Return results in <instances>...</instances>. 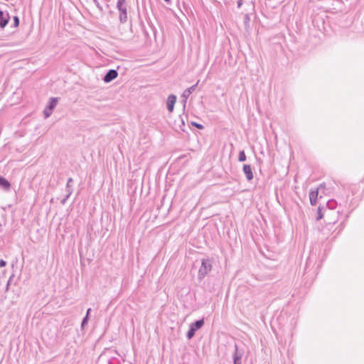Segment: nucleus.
<instances>
[{
	"label": "nucleus",
	"instance_id": "obj_15",
	"mask_svg": "<svg viewBox=\"0 0 364 364\" xmlns=\"http://www.w3.org/2000/svg\"><path fill=\"white\" fill-rule=\"evenodd\" d=\"M196 331L193 329V328L189 327V329L187 332V338L188 339H191L194 335H195Z\"/></svg>",
	"mask_w": 364,
	"mask_h": 364
},
{
	"label": "nucleus",
	"instance_id": "obj_18",
	"mask_svg": "<svg viewBox=\"0 0 364 364\" xmlns=\"http://www.w3.org/2000/svg\"><path fill=\"white\" fill-rule=\"evenodd\" d=\"M52 110L49 109L48 107H46L44 110V115L46 118H48L50 117L52 114Z\"/></svg>",
	"mask_w": 364,
	"mask_h": 364
},
{
	"label": "nucleus",
	"instance_id": "obj_26",
	"mask_svg": "<svg viewBox=\"0 0 364 364\" xmlns=\"http://www.w3.org/2000/svg\"><path fill=\"white\" fill-rule=\"evenodd\" d=\"M90 311H91V309H88L87 310V314H86V315H87V317H89V314H90Z\"/></svg>",
	"mask_w": 364,
	"mask_h": 364
},
{
	"label": "nucleus",
	"instance_id": "obj_11",
	"mask_svg": "<svg viewBox=\"0 0 364 364\" xmlns=\"http://www.w3.org/2000/svg\"><path fill=\"white\" fill-rule=\"evenodd\" d=\"M198 83V82L196 85H194L188 87L186 90H184V92H183L182 97L184 98H187L195 90Z\"/></svg>",
	"mask_w": 364,
	"mask_h": 364
},
{
	"label": "nucleus",
	"instance_id": "obj_1",
	"mask_svg": "<svg viewBox=\"0 0 364 364\" xmlns=\"http://www.w3.org/2000/svg\"><path fill=\"white\" fill-rule=\"evenodd\" d=\"M212 262L209 259H203L198 271V278L203 279L212 269Z\"/></svg>",
	"mask_w": 364,
	"mask_h": 364
},
{
	"label": "nucleus",
	"instance_id": "obj_27",
	"mask_svg": "<svg viewBox=\"0 0 364 364\" xmlns=\"http://www.w3.org/2000/svg\"><path fill=\"white\" fill-rule=\"evenodd\" d=\"M245 18H246V21H248V20H249V17H248V16H247V15H246Z\"/></svg>",
	"mask_w": 364,
	"mask_h": 364
},
{
	"label": "nucleus",
	"instance_id": "obj_6",
	"mask_svg": "<svg viewBox=\"0 0 364 364\" xmlns=\"http://www.w3.org/2000/svg\"><path fill=\"white\" fill-rule=\"evenodd\" d=\"M176 102V97L174 95H170L168 97L167 109L170 112H173Z\"/></svg>",
	"mask_w": 364,
	"mask_h": 364
},
{
	"label": "nucleus",
	"instance_id": "obj_17",
	"mask_svg": "<svg viewBox=\"0 0 364 364\" xmlns=\"http://www.w3.org/2000/svg\"><path fill=\"white\" fill-rule=\"evenodd\" d=\"M73 192V189H69L68 191V194L66 195V196L65 197V198H63L62 200H61V203L62 204H65L66 203V200L68 199V198L70 197V196L71 195Z\"/></svg>",
	"mask_w": 364,
	"mask_h": 364
},
{
	"label": "nucleus",
	"instance_id": "obj_28",
	"mask_svg": "<svg viewBox=\"0 0 364 364\" xmlns=\"http://www.w3.org/2000/svg\"><path fill=\"white\" fill-rule=\"evenodd\" d=\"M164 1L167 2V1H169L170 0H164Z\"/></svg>",
	"mask_w": 364,
	"mask_h": 364
},
{
	"label": "nucleus",
	"instance_id": "obj_4",
	"mask_svg": "<svg viewBox=\"0 0 364 364\" xmlns=\"http://www.w3.org/2000/svg\"><path fill=\"white\" fill-rule=\"evenodd\" d=\"M117 75H118V73H117V70H115L114 69L109 70L107 73V74L104 76L103 80L105 82H109L112 81L113 80H114L115 78H117Z\"/></svg>",
	"mask_w": 364,
	"mask_h": 364
},
{
	"label": "nucleus",
	"instance_id": "obj_5",
	"mask_svg": "<svg viewBox=\"0 0 364 364\" xmlns=\"http://www.w3.org/2000/svg\"><path fill=\"white\" fill-rule=\"evenodd\" d=\"M324 186L321 184L316 190H311L309 193L310 203L312 205H315L318 197V190L323 188Z\"/></svg>",
	"mask_w": 364,
	"mask_h": 364
},
{
	"label": "nucleus",
	"instance_id": "obj_7",
	"mask_svg": "<svg viewBox=\"0 0 364 364\" xmlns=\"http://www.w3.org/2000/svg\"><path fill=\"white\" fill-rule=\"evenodd\" d=\"M243 172L248 181H251L253 178V173L252 171L251 166L248 164H245L242 168Z\"/></svg>",
	"mask_w": 364,
	"mask_h": 364
},
{
	"label": "nucleus",
	"instance_id": "obj_3",
	"mask_svg": "<svg viewBox=\"0 0 364 364\" xmlns=\"http://www.w3.org/2000/svg\"><path fill=\"white\" fill-rule=\"evenodd\" d=\"M185 127V122L183 119L179 116L173 122V128L176 132H183Z\"/></svg>",
	"mask_w": 364,
	"mask_h": 364
},
{
	"label": "nucleus",
	"instance_id": "obj_8",
	"mask_svg": "<svg viewBox=\"0 0 364 364\" xmlns=\"http://www.w3.org/2000/svg\"><path fill=\"white\" fill-rule=\"evenodd\" d=\"M0 186L5 191H9L11 188V183L5 178L0 176Z\"/></svg>",
	"mask_w": 364,
	"mask_h": 364
},
{
	"label": "nucleus",
	"instance_id": "obj_19",
	"mask_svg": "<svg viewBox=\"0 0 364 364\" xmlns=\"http://www.w3.org/2000/svg\"><path fill=\"white\" fill-rule=\"evenodd\" d=\"M72 181H73V178H69L68 180V182H67V185H66L67 191H68L69 189H73L72 187H71V182Z\"/></svg>",
	"mask_w": 364,
	"mask_h": 364
},
{
	"label": "nucleus",
	"instance_id": "obj_24",
	"mask_svg": "<svg viewBox=\"0 0 364 364\" xmlns=\"http://www.w3.org/2000/svg\"><path fill=\"white\" fill-rule=\"evenodd\" d=\"M14 23H15V26H18L19 23L18 18L16 16L14 17Z\"/></svg>",
	"mask_w": 364,
	"mask_h": 364
},
{
	"label": "nucleus",
	"instance_id": "obj_25",
	"mask_svg": "<svg viewBox=\"0 0 364 364\" xmlns=\"http://www.w3.org/2000/svg\"><path fill=\"white\" fill-rule=\"evenodd\" d=\"M241 5H242V0H240V1H238V2H237V6H238V7H240V6H241Z\"/></svg>",
	"mask_w": 364,
	"mask_h": 364
},
{
	"label": "nucleus",
	"instance_id": "obj_21",
	"mask_svg": "<svg viewBox=\"0 0 364 364\" xmlns=\"http://www.w3.org/2000/svg\"><path fill=\"white\" fill-rule=\"evenodd\" d=\"M321 210H322L321 208L318 207L317 220H320L323 218V214L321 213Z\"/></svg>",
	"mask_w": 364,
	"mask_h": 364
},
{
	"label": "nucleus",
	"instance_id": "obj_22",
	"mask_svg": "<svg viewBox=\"0 0 364 364\" xmlns=\"http://www.w3.org/2000/svg\"><path fill=\"white\" fill-rule=\"evenodd\" d=\"M6 262L4 260H3V259L0 260V268L6 266Z\"/></svg>",
	"mask_w": 364,
	"mask_h": 364
},
{
	"label": "nucleus",
	"instance_id": "obj_12",
	"mask_svg": "<svg viewBox=\"0 0 364 364\" xmlns=\"http://www.w3.org/2000/svg\"><path fill=\"white\" fill-rule=\"evenodd\" d=\"M119 20L121 22L124 23L127 19V9H123V10L119 11Z\"/></svg>",
	"mask_w": 364,
	"mask_h": 364
},
{
	"label": "nucleus",
	"instance_id": "obj_14",
	"mask_svg": "<svg viewBox=\"0 0 364 364\" xmlns=\"http://www.w3.org/2000/svg\"><path fill=\"white\" fill-rule=\"evenodd\" d=\"M124 0H118L117 1V9L119 11H122L123 9H126L125 6H124Z\"/></svg>",
	"mask_w": 364,
	"mask_h": 364
},
{
	"label": "nucleus",
	"instance_id": "obj_13",
	"mask_svg": "<svg viewBox=\"0 0 364 364\" xmlns=\"http://www.w3.org/2000/svg\"><path fill=\"white\" fill-rule=\"evenodd\" d=\"M58 103L57 98L52 97L50 100L49 105L47 107L49 109L52 110L55 107Z\"/></svg>",
	"mask_w": 364,
	"mask_h": 364
},
{
	"label": "nucleus",
	"instance_id": "obj_2",
	"mask_svg": "<svg viewBox=\"0 0 364 364\" xmlns=\"http://www.w3.org/2000/svg\"><path fill=\"white\" fill-rule=\"evenodd\" d=\"M244 350L239 349L237 346H235V351L233 353V364H242L241 359L243 356Z\"/></svg>",
	"mask_w": 364,
	"mask_h": 364
},
{
	"label": "nucleus",
	"instance_id": "obj_20",
	"mask_svg": "<svg viewBox=\"0 0 364 364\" xmlns=\"http://www.w3.org/2000/svg\"><path fill=\"white\" fill-rule=\"evenodd\" d=\"M88 318H89V317H87V315H86V316H85V318L82 319V323H81V328H84V326H85V325L87 323V321H88Z\"/></svg>",
	"mask_w": 364,
	"mask_h": 364
},
{
	"label": "nucleus",
	"instance_id": "obj_16",
	"mask_svg": "<svg viewBox=\"0 0 364 364\" xmlns=\"http://www.w3.org/2000/svg\"><path fill=\"white\" fill-rule=\"evenodd\" d=\"M238 160L240 161H245L246 160V155L244 151H240L239 153Z\"/></svg>",
	"mask_w": 364,
	"mask_h": 364
},
{
	"label": "nucleus",
	"instance_id": "obj_10",
	"mask_svg": "<svg viewBox=\"0 0 364 364\" xmlns=\"http://www.w3.org/2000/svg\"><path fill=\"white\" fill-rule=\"evenodd\" d=\"M8 21H9V18L8 16H4V13L0 11V26L1 28H4L7 23H8Z\"/></svg>",
	"mask_w": 364,
	"mask_h": 364
},
{
	"label": "nucleus",
	"instance_id": "obj_23",
	"mask_svg": "<svg viewBox=\"0 0 364 364\" xmlns=\"http://www.w3.org/2000/svg\"><path fill=\"white\" fill-rule=\"evenodd\" d=\"M194 126H196V127H198V129H202L203 128V125L200 124H197L196 122H193L192 123Z\"/></svg>",
	"mask_w": 364,
	"mask_h": 364
},
{
	"label": "nucleus",
	"instance_id": "obj_9",
	"mask_svg": "<svg viewBox=\"0 0 364 364\" xmlns=\"http://www.w3.org/2000/svg\"><path fill=\"white\" fill-rule=\"evenodd\" d=\"M204 324V319H200L196 321L194 323H191L190 326L191 328H193V329L196 331L197 330L200 329Z\"/></svg>",
	"mask_w": 364,
	"mask_h": 364
}]
</instances>
